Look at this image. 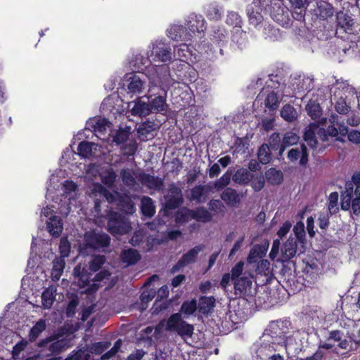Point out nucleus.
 I'll use <instances>...</instances> for the list:
<instances>
[{
  "mask_svg": "<svg viewBox=\"0 0 360 360\" xmlns=\"http://www.w3.org/2000/svg\"><path fill=\"white\" fill-rule=\"evenodd\" d=\"M56 287L50 285L46 288L41 295V302L44 308L50 309L56 299Z\"/></svg>",
  "mask_w": 360,
  "mask_h": 360,
  "instance_id": "obj_30",
  "label": "nucleus"
},
{
  "mask_svg": "<svg viewBox=\"0 0 360 360\" xmlns=\"http://www.w3.org/2000/svg\"><path fill=\"white\" fill-rule=\"evenodd\" d=\"M108 123L109 121L108 119L102 118L101 117H95L87 122L89 127L92 128L94 131L98 132H103L105 131Z\"/></svg>",
  "mask_w": 360,
  "mask_h": 360,
  "instance_id": "obj_37",
  "label": "nucleus"
},
{
  "mask_svg": "<svg viewBox=\"0 0 360 360\" xmlns=\"http://www.w3.org/2000/svg\"><path fill=\"white\" fill-rule=\"evenodd\" d=\"M252 179V175L248 169L240 168L233 175L232 179L235 183L239 184H247Z\"/></svg>",
  "mask_w": 360,
  "mask_h": 360,
  "instance_id": "obj_38",
  "label": "nucleus"
},
{
  "mask_svg": "<svg viewBox=\"0 0 360 360\" xmlns=\"http://www.w3.org/2000/svg\"><path fill=\"white\" fill-rule=\"evenodd\" d=\"M281 250L282 262H288L294 258L297 255H300L306 251V245L299 243L297 239L290 236L288 239L284 243Z\"/></svg>",
  "mask_w": 360,
  "mask_h": 360,
  "instance_id": "obj_5",
  "label": "nucleus"
},
{
  "mask_svg": "<svg viewBox=\"0 0 360 360\" xmlns=\"http://www.w3.org/2000/svg\"><path fill=\"white\" fill-rule=\"evenodd\" d=\"M153 53L158 60L169 62L172 60L171 48L164 43H158L153 46Z\"/></svg>",
  "mask_w": 360,
  "mask_h": 360,
  "instance_id": "obj_20",
  "label": "nucleus"
},
{
  "mask_svg": "<svg viewBox=\"0 0 360 360\" xmlns=\"http://www.w3.org/2000/svg\"><path fill=\"white\" fill-rule=\"evenodd\" d=\"M316 137V125H310L306 128L304 134V139L312 149L316 148L317 147L318 141Z\"/></svg>",
  "mask_w": 360,
  "mask_h": 360,
  "instance_id": "obj_31",
  "label": "nucleus"
},
{
  "mask_svg": "<svg viewBox=\"0 0 360 360\" xmlns=\"http://www.w3.org/2000/svg\"><path fill=\"white\" fill-rule=\"evenodd\" d=\"M313 81L314 79L311 77H303L302 82H295L292 85H296V89L298 91H310L313 89Z\"/></svg>",
  "mask_w": 360,
  "mask_h": 360,
  "instance_id": "obj_49",
  "label": "nucleus"
},
{
  "mask_svg": "<svg viewBox=\"0 0 360 360\" xmlns=\"http://www.w3.org/2000/svg\"><path fill=\"white\" fill-rule=\"evenodd\" d=\"M191 219L205 223L210 221L212 216L204 207H199L195 210H192Z\"/></svg>",
  "mask_w": 360,
  "mask_h": 360,
  "instance_id": "obj_33",
  "label": "nucleus"
},
{
  "mask_svg": "<svg viewBox=\"0 0 360 360\" xmlns=\"http://www.w3.org/2000/svg\"><path fill=\"white\" fill-rule=\"evenodd\" d=\"M270 15L271 18L283 27L290 25V11L280 0H273L271 2Z\"/></svg>",
  "mask_w": 360,
  "mask_h": 360,
  "instance_id": "obj_6",
  "label": "nucleus"
},
{
  "mask_svg": "<svg viewBox=\"0 0 360 360\" xmlns=\"http://www.w3.org/2000/svg\"><path fill=\"white\" fill-rule=\"evenodd\" d=\"M141 212L148 217H152L155 213V207L153 200L150 197L145 196L141 201Z\"/></svg>",
  "mask_w": 360,
  "mask_h": 360,
  "instance_id": "obj_41",
  "label": "nucleus"
},
{
  "mask_svg": "<svg viewBox=\"0 0 360 360\" xmlns=\"http://www.w3.org/2000/svg\"><path fill=\"white\" fill-rule=\"evenodd\" d=\"M131 115L139 117H146L151 113L149 103L138 101L131 110Z\"/></svg>",
  "mask_w": 360,
  "mask_h": 360,
  "instance_id": "obj_34",
  "label": "nucleus"
},
{
  "mask_svg": "<svg viewBox=\"0 0 360 360\" xmlns=\"http://www.w3.org/2000/svg\"><path fill=\"white\" fill-rule=\"evenodd\" d=\"M308 115L313 120H316L320 118L322 114V110L320 104L313 100H310L305 108Z\"/></svg>",
  "mask_w": 360,
  "mask_h": 360,
  "instance_id": "obj_39",
  "label": "nucleus"
},
{
  "mask_svg": "<svg viewBox=\"0 0 360 360\" xmlns=\"http://www.w3.org/2000/svg\"><path fill=\"white\" fill-rule=\"evenodd\" d=\"M257 157L259 162L263 165L269 162L271 160V153L267 144H262L259 147L257 153Z\"/></svg>",
  "mask_w": 360,
  "mask_h": 360,
  "instance_id": "obj_46",
  "label": "nucleus"
},
{
  "mask_svg": "<svg viewBox=\"0 0 360 360\" xmlns=\"http://www.w3.org/2000/svg\"><path fill=\"white\" fill-rule=\"evenodd\" d=\"M207 185L210 186V193L214 191H219L225 188V174H224L218 180L214 182H209Z\"/></svg>",
  "mask_w": 360,
  "mask_h": 360,
  "instance_id": "obj_61",
  "label": "nucleus"
},
{
  "mask_svg": "<svg viewBox=\"0 0 360 360\" xmlns=\"http://www.w3.org/2000/svg\"><path fill=\"white\" fill-rule=\"evenodd\" d=\"M192 210L187 207L179 209L174 215V221L176 224H184L191 219Z\"/></svg>",
  "mask_w": 360,
  "mask_h": 360,
  "instance_id": "obj_42",
  "label": "nucleus"
},
{
  "mask_svg": "<svg viewBox=\"0 0 360 360\" xmlns=\"http://www.w3.org/2000/svg\"><path fill=\"white\" fill-rule=\"evenodd\" d=\"M37 346L41 349V351L46 349L51 354L57 355L70 347V340L65 338L58 339L56 335H51L41 340Z\"/></svg>",
  "mask_w": 360,
  "mask_h": 360,
  "instance_id": "obj_4",
  "label": "nucleus"
},
{
  "mask_svg": "<svg viewBox=\"0 0 360 360\" xmlns=\"http://www.w3.org/2000/svg\"><path fill=\"white\" fill-rule=\"evenodd\" d=\"M93 143L86 141L80 142L77 147L78 154L83 158L89 157L92 153Z\"/></svg>",
  "mask_w": 360,
  "mask_h": 360,
  "instance_id": "obj_50",
  "label": "nucleus"
},
{
  "mask_svg": "<svg viewBox=\"0 0 360 360\" xmlns=\"http://www.w3.org/2000/svg\"><path fill=\"white\" fill-rule=\"evenodd\" d=\"M211 187L209 185H197L190 191L189 200L195 201L198 204L205 202L210 193Z\"/></svg>",
  "mask_w": 360,
  "mask_h": 360,
  "instance_id": "obj_11",
  "label": "nucleus"
},
{
  "mask_svg": "<svg viewBox=\"0 0 360 360\" xmlns=\"http://www.w3.org/2000/svg\"><path fill=\"white\" fill-rule=\"evenodd\" d=\"M281 116L287 122H292L297 119V111L295 108L290 105H285L281 110Z\"/></svg>",
  "mask_w": 360,
  "mask_h": 360,
  "instance_id": "obj_43",
  "label": "nucleus"
},
{
  "mask_svg": "<svg viewBox=\"0 0 360 360\" xmlns=\"http://www.w3.org/2000/svg\"><path fill=\"white\" fill-rule=\"evenodd\" d=\"M203 248L204 246L202 245H198L184 254L176 264L172 267L170 272L175 274L186 265L194 263L200 252L203 250Z\"/></svg>",
  "mask_w": 360,
  "mask_h": 360,
  "instance_id": "obj_10",
  "label": "nucleus"
},
{
  "mask_svg": "<svg viewBox=\"0 0 360 360\" xmlns=\"http://www.w3.org/2000/svg\"><path fill=\"white\" fill-rule=\"evenodd\" d=\"M46 324L44 319H39L30 329L28 338L30 342H34L41 333L46 330Z\"/></svg>",
  "mask_w": 360,
  "mask_h": 360,
  "instance_id": "obj_32",
  "label": "nucleus"
},
{
  "mask_svg": "<svg viewBox=\"0 0 360 360\" xmlns=\"http://www.w3.org/2000/svg\"><path fill=\"white\" fill-rule=\"evenodd\" d=\"M231 42L240 50L245 49L248 44V34L240 27L233 28L231 34Z\"/></svg>",
  "mask_w": 360,
  "mask_h": 360,
  "instance_id": "obj_21",
  "label": "nucleus"
},
{
  "mask_svg": "<svg viewBox=\"0 0 360 360\" xmlns=\"http://www.w3.org/2000/svg\"><path fill=\"white\" fill-rule=\"evenodd\" d=\"M316 16L321 20H326L333 16L335 8L328 1H319L315 9Z\"/></svg>",
  "mask_w": 360,
  "mask_h": 360,
  "instance_id": "obj_18",
  "label": "nucleus"
},
{
  "mask_svg": "<svg viewBox=\"0 0 360 360\" xmlns=\"http://www.w3.org/2000/svg\"><path fill=\"white\" fill-rule=\"evenodd\" d=\"M174 53L179 58H187L191 53L188 45L185 43H182L179 46H174Z\"/></svg>",
  "mask_w": 360,
  "mask_h": 360,
  "instance_id": "obj_62",
  "label": "nucleus"
},
{
  "mask_svg": "<svg viewBox=\"0 0 360 360\" xmlns=\"http://www.w3.org/2000/svg\"><path fill=\"white\" fill-rule=\"evenodd\" d=\"M155 297V292L152 291H144L140 296L141 305L143 309H146L148 303L152 301Z\"/></svg>",
  "mask_w": 360,
  "mask_h": 360,
  "instance_id": "obj_64",
  "label": "nucleus"
},
{
  "mask_svg": "<svg viewBox=\"0 0 360 360\" xmlns=\"http://www.w3.org/2000/svg\"><path fill=\"white\" fill-rule=\"evenodd\" d=\"M121 259L123 263L126 264L127 266H131L141 259V255L138 250L129 248L122 251Z\"/></svg>",
  "mask_w": 360,
  "mask_h": 360,
  "instance_id": "obj_29",
  "label": "nucleus"
},
{
  "mask_svg": "<svg viewBox=\"0 0 360 360\" xmlns=\"http://www.w3.org/2000/svg\"><path fill=\"white\" fill-rule=\"evenodd\" d=\"M186 26L193 34L195 32H202L206 29L205 21L202 16L194 13L188 16Z\"/></svg>",
  "mask_w": 360,
  "mask_h": 360,
  "instance_id": "obj_14",
  "label": "nucleus"
},
{
  "mask_svg": "<svg viewBox=\"0 0 360 360\" xmlns=\"http://www.w3.org/2000/svg\"><path fill=\"white\" fill-rule=\"evenodd\" d=\"M283 327V323L278 321L271 322L263 333L262 340L270 341L278 345L282 344L285 339V331Z\"/></svg>",
  "mask_w": 360,
  "mask_h": 360,
  "instance_id": "obj_7",
  "label": "nucleus"
},
{
  "mask_svg": "<svg viewBox=\"0 0 360 360\" xmlns=\"http://www.w3.org/2000/svg\"><path fill=\"white\" fill-rule=\"evenodd\" d=\"M106 259L104 255H98L92 257L89 265L82 266L81 264H77L73 270V274L78 278L79 285L81 288L88 285L91 281V276L94 272L99 271L105 264Z\"/></svg>",
  "mask_w": 360,
  "mask_h": 360,
  "instance_id": "obj_1",
  "label": "nucleus"
},
{
  "mask_svg": "<svg viewBox=\"0 0 360 360\" xmlns=\"http://www.w3.org/2000/svg\"><path fill=\"white\" fill-rule=\"evenodd\" d=\"M84 241L87 247L98 250L108 247L110 243V238L106 233L92 231L85 233Z\"/></svg>",
  "mask_w": 360,
  "mask_h": 360,
  "instance_id": "obj_8",
  "label": "nucleus"
},
{
  "mask_svg": "<svg viewBox=\"0 0 360 360\" xmlns=\"http://www.w3.org/2000/svg\"><path fill=\"white\" fill-rule=\"evenodd\" d=\"M288 158L291 162H295L300 158V165L306 166L308 162V152L304 144L300 147L290 149L288 153Z\"/></svg>",
  "mask_w": 360,
  "mask_h": 360,
  "instance_id": "obj_15",
  "label": "nucleus"
},
{
  "mask_svg": "<svg viewBox=\"0 0 360 360\" xmlns=\"http://www.w3.org/2000/svg\"><path fill=\"white\" fill-rule=\"evenodd\" d=\"M252 280V276L248 272H244L241 276L235 278L234 288L236 291L238 292L240 295L251 292Z\"/></svg>",
  "mask_w": 360,
  "mask_h": 360,
  "instance_id": "obj_13",
  "label": "nucleus"
},
{
  "mask_svg": "<svg viewBox=\"0 0 360 360\" xmlns=\"http://www.w3.org/2000/svg\"><path fill=\"white\" fill-rule=\"evenodd\" d=\"M266 179L268 183L273 185H278L283 181V174L280 170L270 168L266 172Z\"/></svg>",
  "mask_w": 360,
  "mask_h": 360,
  "instance_id": "obj_40",
  "label": "nucleus"
},
{
  "mask_svg": "<svg viewBox=\"0 0 360 360\" xmlns=\"http://www.w3.org/2000/svg\"><path fill=\"white\" fill-rule=\"evenodd\" d=\"M186 27L174 25L167 30V36L174 41H188L191 39V34L186 32Z\"/></svg>",
  "mask_w": 360,
  "mask_h": 360,
  "instance_id": "obj_19",
  "label": "nucleus"
},
{
  "mask_svg": "<svg viewBox=\"0 0 360 360\" xmlns=\"http://www.w3.org/2000/svg\"><path fill=\"white\" fill-rule=\"evenodd\" d=\"M165 209L173 210L179 208L184 203L181 189L175 184L172 183L168 186V193L165 196Z\"/></svg>",
  "mask_w": 360,
  "mask_h": 360,
  "instance_id": "obj_9",
  "label": "nucleus"
},
{
  "mask_svg": "<svg viewBox=\"0 0 360 360\" xmlns=\"http://www.w3.org/2000/svg\"><path fill=\"white\" fill-rule=\"evenodd\" d=\"M328 210L330 214H334L338 212L339 208L338 207V192H333L328 197Z\"/></svg>",
  "mask_w": 360,
  "mask_h": 360,
  "instance_id": "obj_55",
  "label": "nucleus"
},
{
  "mask_svg": "<svg viewBox=\"0 0 360 360\" xmlns=\"http://www.w3.org/2000/svg\"><path fill=\"white\" fill-rule=\"evenodd\" d=\"M242 22L240 16L235 12H230L227 16L226 23L234 25V28L241 27Z\"/></svg>",
  "mask_w": 360,
  "mask_h": 360,
  "instance_id": "obj_63",
  "label": "nucleus"
},
{
  "mask_svg": "<svg viewBox=\"0 0 360 360\" xmlns=\"http://www.w3.org/2000/svg\"><path fill=\"white\" fill-rule=\"evenodd\" d=\"M116 205L120 210L126 214H133L135 212L134 204L127 195H118V199Z\"/></svg>",
  "mask_w": 360,
  "mask_h": 360,
  "instance_id": "obj_27",
  "label": "nucleus"
},
{
  "mask_svg": "<svg viewBox=\"0 0 360 360\" xmlns=\"http://www.w3.org/2000/svg\"><path fill=\"white\" fill-rule=\"evenodd\" d=\"M278 345L271 342L270 341H264L260 338V341L258 342L256 349L257 356L261 360L268 359L271 356L275 354L276 347Z\"/></svg>",
  "mask_w": 360,
  "mask_h": 360,
  "instance_id": "obj_12",
  "label": "nucleus"
},
{
  "mask_svg": "<svg viewBox=\"0 0 360 360\" xmlns=\"http://www.w3.org/2000/svg\"><path fill=\"white\" fill-rule=\"evenodd\" d=\"M117 175L115 172L112 170H108L103 176H102V183L108 186L111 187L114 185L116 181Z\"/></svg>",
  "mask_w": 360,
  "mask_h": 360,
  "instance_id": "obj_59",
  "label": "nucleus"
},
{
  "mask_svg": "<svg viewBox=\"0 0 360 360\" xmlns=\"http://www.w3.org/2000/svg\"><path fill=\"white\" fill-rule=\"evenodd\" d=\"M198 309L197 302L195 300L191 301H185L182 303L181 307V311L186 315L193 314Z\"/></svg>",
  "mask_w": 360,
  "mask_h": 360,
  "instance_id": "obj_51",
  "label": "nucleus"
},
{
  "mask_svg": "<svg viewBox=\"0 0 360 360\" xmlns=\"http://www.w3.org/2000/svg\"><path fill=\"white\" fill-rule=\"evenodd\" d=\"M63 221L60 217L52 216L47 222V229L53 237H58L63 231Z\"/></svg>",
  "mask_w": 360,
  "mask_h": 360,
  "instance_id": "obj_24",
  "label": "nucleus"
},
{
  "mask_svg": "<svg viewBox=\"0 0 360 360\" xmlns=\"http://www.w3.org/2000/svg\"><path fill=\"white\" fill-rule=\"evenodd\" d=\"M335 35L342 38L343 34H352L356 30V21L354 15L348 11H340L335 15Z\"/></svg>",
  "mask_w": 360,
  "mask_h": 360,
  "instance_id": "obj_2",
  "label": "nucleus"
},
{
  "mask_svg": "<svg viewBox=\"0 0 360 360\" xmlns=\"http://www.w3.org/2000/svg\"><path fill=\"white\" fill-rule=\"evenodd\" d=\"M138 149V143L135 140H131L129 142L124 144L121 147L122 155L125 157L134 156Z\"/></svg>",
  "mask_w": 360,
  "mask_h": 360,
  "instance_id": "obj_47",
  "label": "nucleus"
},
{
  "mask_svg": "<svg viewBox=\"0 0 360 360\" xmlns=\"http://www.w3.org/2000/svg\"><path fill=\"white\" fill-rule=\"evenodd\" d=\"M262 8L259 6L251 4L248 7L247 15L250 25L257 27L263 22V16L261 13Z\"/></svg>",
  "mask_w": 360,
  "mask_h": 360,
  "instance_id": "obj_22",
  "label": "nucleus"
},
{
  "mask_svg": "<svg viewBox=\"0 0 360 360\" xmlns=\"http://www.w3.org/2000/svg\"><path fill=\"white\" fill-rule=\"evenodd\" d=\"M59 250L62 257H68L70 251V243L66 237H63L60 238Z\"/></svg>",
  "mask_w": 360,
  "mask_h": 360,
  "instance_id": "obj_60",
  "label": "nucleus"
},
{
  "mask_svg": "<svg viewBox=\"0 0 360 360\" xmlns=\"http://www.w3.org/2000/svg\"><path fill=\"white\" fill-rule=\"evenodd\" d=\"M127 89L132 94H140L142 91L143 83L141 78L136 74L127 75Z\"/></svg>",
  "mask_w": 360,
  "mask_h": 360,
  "instance_id": "obj_26",
  "label": "nucleus"
},
{
  "mask_svg": "<svg viewBox=\"0 0 360 360\" xmlns=\"http://www.w3.org/2000/svg\"><path fill=\"white\" fill-rule=\"evenodd\" d=\"M155 124L153 122H144L140 124L137 132L142 141H146L154 137L153 131L155 130Z\"/></svg>",
  "mask_w": 360,
  "mask_h": 360,
  "instance_id": "obj_23",
  "label": "nucleus"
},
{
  "mask_svg": "<svg viewBox=\"0 0 360 360\" xmlns=\"http://www.w3.org/2000/svg\"><path fill=\"white\" fill-rule=\"evenodd\" d=\"M149 105L152 112H166L168 105L166 103V98L162 96H155L149 100Z\"/></svg>",
  "mask_w": 360,
  "mask_h": 360,
  "instance_id": "obj_28",
  "label": "nucleus"
},
{
  "mask_svg": "<svg viewBox=\"0 0 360 360\" xmlns=\"http://www.w3.org/2000/svg\"><path fill=\"white\" fill-rule=\"evenodd\" d=\"M182 319L180 313L172 314L167 319L166 330L168 331H176Z\"/></svg>",
  "mask_w": 360,
  "mask_h": 360,
  "instance_id": "obj_45",
  "label": "nucleus"
},
{
  "mask_svg": "<svg viewBox=\"0 0 360 360\" xmlns=\"http://www.w3.org/2000/svg\"><path fill=\"white\" fill-rule=\"evenodd\" d=\"M94 191L100 193L109 203H117L119 193H112L105 186L100 184H96L94 186Z\"/></svg>",
  "mask_w": 360,
  "mask_h": 360,
  "instance_id": "obj_35",
  "label": "nucleus"
},
{
  "mask_svg": "<svg viewBox=\"0 0 360 360\" xmlns=\"http://www.w3.org/2000/svg\"><path fill=\"white\" fill-rule=\"evenodd\" d=\"M299 139V136L294 132L288 131L285 133L281 144L279 155H282L286 147L296 144Z\"/></svg>",
  "mask_w": 360,
  "mask_h": 360,
  "instance_id": "obj_36",
  "label": "nucleus"
},
{
  "mask_svg": "<svg viewBox=\"0 0 360 360\" xmlns=\"http://www.w3.org/2000/svg\"><path fill=\"white\" fill-rule=\"evenodd\" d=\"M240 201V198L237 192L230 188H226V205L236 206Z\"/></svg>",
  "mask_w": 360,
  "mask_h": 360,
  "instance_id": "obj_53",
  "label": "nucleus"
},
{
  "mask_svg": "<svg viewBox=\"0 0 360 360\" xmlns=\"http://www.w3.org/2000/svg\"><path fill=\"white\" fill-rule=\"evenodd\" d=\"M293 232L295 234V236L293 238H295V239H297L299 243H302L306 245L307 244V240H306V234H305V230H304V226L303 222L299 221L297 222V224L293 227Z\"/></svg>",
  "mask_w": 360,
  "mask_h": 360,
  "instance_id": "obj_44",
  "label": "nucleus"
},
{
  "mask_svg": "<svg viewBox=\"0 0 360 360\" xmlns=\"http://www.w3.org/2000/svg\"><path fill=\"white\" fill-rule=\"evenodd\" d=\"M120 175L123 183L126 186H133L135 184L136 181L132 175V173L129 169H123L120 172Z\"/></svg>",
  "mask_w": 360,
  "mask_h": 360,
  "instance_id": "obj_57",
  "label": "nucleus"
},
{
  "mask_svg": "<svg viewBox=\"0 0 360 360\" xmlns=\"http://www.w3.org/2000/svg\"><path fill=\"white\" fill-rule=\"evenodd\" d=\"M193 330L194 327L193 325L182 320L175 332L181 337H191L193 333Z\"/></svg>",
  "mask_w": 360,
  "mask_h": 360,
  "instance_id": "obj_48",
  "label": "nucleus"
},
{
  "mask_svg": "<svg viewBox=\"0 0 360 360\" xmlns=\"http://www.w3.org/2000/svg\"><path fill=\"white\" fill-rule=\"evenodd\" d=\"M248 142L245 139H237L234 143V146L231 148L233 153L244 154L248 148Z\"/></svg>",
  "mask_w": 360,
  "mask_h": 360,
  "instance_id": "obj_52",
  "label": "nucleus"
},
{
  "mask_svg": "<svg viewBox=\"0 0 360 360\" xmlns=\"http://www.w3.org/2000/svg\"><path fill=\"white\" fill-rule=\"evenodd\" d=\"M65 266V262L62 259H55L53 262V269H52V275L54 276V277L56 279H59L60 277L63 269Z\"/></svg>",
  "mask_w": 360,
  "mask_h": 360,
  "instance_id": "obj_58",
  "label": "nucleus"
},
{
  "mask_svg": "<svg viewBox=\"0 0 360 360\" xmlns=\"http://www.w3.org/2000/svg\"><path fill=\"white\" fill-rule=\"evenodd\" d=\"M130 132L126 129H120L117 131L115 136H113V142L117 145L124 143L129 139Z\"/></svg>",
  "mask_w": 360,
  "mask_h": 360,
  "instance_id": "obj_54",
  "label": "nucleus"
},
{
  "mask_svg": "<svg viewBox=\"0 0 360 360\" xmlns=\"http://www.w3.org/2000/svg\"><path fill=\"white\" fill-rule=\"evenodd\" d=\"M215 306V299L213 296H201L199 299L198 310L199 313L207 315L212 312Z\"/></svg>",
  "mask_w": 360,
  "mask_h": 360,
  "instance_id": "obj_25",
  "label": "nucleus"
},
{
  "mask_svg": "<svg viewBox=\"0 0 360 360\" xmlns=\"http://www.w3.org/2000/svg\"><path fill=\"white\" fill-rule=\"evenodd\" d=\"M265 105L271 110H275L278 105V98L277 94L274 91L270 92L266 99Z\"/></svg>",
  "mask_w": 360,
  "mask_h": 360,
  "instance_id": "obj_56",
  "label": "nucleus"
},
{
  "mask_svg": "<svg viewBox=\"0 0 360 360\" xmlns=\"http://www.w3.org/2000/svg\"><path fill=\"white\" fill-rule=\"evenodd\" d=\"M139 179L142 184L150 189L162 191L164 188V180L158 176H154L150 174L141 173Z\"/></svg>",
  "mask_w": 360,
  "mask_h": 360,
  "instance_id": "obj_16",
  "label": "nucleus"
},
{
  "mask_svg": "<svg viewBox=\"0 0 360 360\" xmlns=\"http://www.w3.org/2000/svg\"><path fill=\"white\" fill-rule=\"evenodd\" d=\"M236 304H238L236 299L231 300L229 304V322L231 323L230 331L239 328L243 320V312L239 308L238 309H233V311L231 309Z\"/></svg>",
  "mask_w": 360,
  "mask_h": 360,
  "instance_id": "obj_17",
  "label": "nucleus"
},
{
  "mask_svg": "<svg viewBox=\"0 0 360 360\" xmlns=\"http://www.w3.org/2000/svg\"><path fill=\"white\" fill-rule=\"evenodd\" d=\"M131 229V224L124 215L117 212L108 214V230L112 235H124Z\"/></svg>",
  "mask_w": 360,
  "mask_h": 360,
  "instance_id": "obj_3",
  "label": "nucleus"
}]
</instances>
